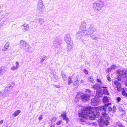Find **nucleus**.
I'll return each instance as SVG.
<instances>
[{
    "label": "nucleus",
    "mask_w": 127,
    "mask_h": 127,
    "mask_svg": "<svg viewBox=\"0 0 127 127\" xmlns=\"http://www.w3.org/2000/svg\"><path fill=\"white\" fill-rule=\"evenodd\" d=\"M110 104L111 103H108L101 106L94 107L89 106L84 107L82 110V112L79 113V116L85 119L89 118L92 120H95L96 118L99 117L100 115L99 111L95 110L106 111V107Z\"/></svg>",
    "instance_id": "nucleus-1"
},
{
    "label": "nucleus",
    "mask_w": 127,
    "mask_h": 127,
    "mask_svg": "<svg viewBox=\"0 0 127 127\" xmlns=\"http://www.w3.org/2000/svg\"><path fill=\"white\" fill-rule=\"evenodd\" d=\"M93 7L95 11L96 12L97 11V12L101 8L100 4L98 3H94L93 5Z\"/></svg>",
    "instance_id": "nucleus-2"
},
{
    "label": "nucleus",
    "mask_w": 127,
    "mask_h": 127,
    "mask_svg": "<svg viewBox=\"0 0 127 127\" xmlns=\"http://www.w3.org/2000/svg\"><path fill=\"white\" fill-rule=\"evenodd\" d=\"M90 96L86 94H84L81 96L80 98L82 100L84 101H86L88 100Z\"/></svg>",
    "instance_id": "nucleus-3"
},
{
    "label": "nucleus",
    "mask_w": 127,
    "mask_h": 127,
    "mask_svg": "<svg viewBox=\"0 0 127 127\" xmlns=\"http://www.w3.org/2000/svg\"><path fill=\"white\" fill-rule=\"evenodd\" d=\"M114 84L116 86V87L117 89V90L119 91H121L122 90L121 84L117 80L114 81Z\"/></svg>",
    "instance_id": "nucleus-4"
},
{
    "label": "nucleus",
    "mask_w": 127,
    "mask_h": 127,
    "mask_svg": "<svg viewBox=\"0 0 127 127\" xmlns=\"http://www.w3.org/2000/svg\"><path fill=\"white\" fill-rule=\"evenodd\" d=\"M117 72H119V75L121 77H125L127 76V71L126 70L118 71Z\"/></svg>",
    "instance_id": "nucleus-5"
},
{
    "label": "nucleus",
    "mask_w": 127,
    "mask_h": 127,
    "mask_svg": "<svg viewBox=\"0 0 127 127\" xmlns=\"http://www.w3.org/2000/svg\"><path fill=\"white\" fill-rule=\"evenodd\" d=\"M91 104L93 106L98 105V101L96 98H93L91 100Z\"/></svg>",
    "instance_id": "nucleus-6"
},
{
    "label": "nucleus",
    "mask_w": 127,
    "mask_h": 127,
    "mask_svg": "<svg viewBox=\"0 0 127 127\" xmlns=\"http://www.w3.org/2000/svg\"><path fill=\"white\" fill-rule=\"evenodd\" d=\"M9 85V86L6 87L5 88L4 91L5 92H7L10 90L15 85L14 84L12 83H10Z\"/></svg>",
    "instance_id": "nucleus-7"
},
{
    "label": "nucleus",
    "mask_w": 127,
    "mask_h": 127,
    "mask_svg": "<svg viewBox=\"0 0 127 127\" xmlns=\"http://www.w3.org/2000/svg\"><path fill=\"white\" fill-rule=\"evenodd\" d=\"M102 116L106 120H109L110 118L108 114L106 113V111H104L101 113Z\"/></svg>",
    "instance_id": "nucleus-8"
},
{
    "label": "nucleus",
    "mask_w": 127,
    "mask_h": 127,
    "mask_svg": "<svg viewBox=\"0 0 127 127\" xmlns=\"http://www.w3.org/2000/svg\"><path fill=\"white\" fill-rule=\"evenodd\" d=\"M98 123L100 124L101 123H102L107 126L109 124V121L108 120H104L100 118L98 120Z\"/></svg>",
    "instance_id": "nucleus-9"
},
{
    "label": "nucleus",
    "mask_w": 127,
    "mask_h": 127,
    "mask_svg": "<svg viewBox=\"0 0 127 127\" xmlns=\"http://www.w3.org/2000/svg\"><path fill=\"white\" fill-rule=\"evenodd\" d=\"M61 116L63 118L64 120L66 121L67 123L69 121V118L67 116L66 113L65 112H63L61 115Z\"/></svg>",
    "instance_id": "nucleus-10"
},
{
    "label": "nucleus",
    "mask_w": 127,
    "mask_h": 127,
    "mask_svg": "<svg viewBox=\"0 0 127 127\" xmlns=\"http://www.w3.org/2000/svg\"><path fill=\"white\" fill-rule=\"evenodd\" d=\"M64 39L67 44L72 42L71 40V37L69 34H67L66 35V36L64 37Z\"/></svg>",
    "instance_id": "nucleus-11"
},
{
    "label": "nucleus",
    "mask_w": 127,
    "mask_h": 127,
    "mask_svg": "<svg viewBox=\"0 0 127 127\" xmlns=\"http://www.w3.org/2000/svg\"><path fill=\"white\" fill-rule=\"evenodd\" d=\"M44 7L43 3L41 2H38V8L39 11H42Z\"/></svg>",
    "instance_id": "nucleus-12"
},
{
    "label": "nucleus",
    "mask_w": 127,
    "mask_h": 127,
    "mask_svg": "<svg viewBox=\"0 0 127 127\" xmlns=\"http://www.w3.org/2000/svg\"><path fill=\"white\" fill-rule=\"evenodd\" d=\"M67 44V49L68 51H69L71 50L72 48V46L73 45V43L72 42Z\"/></svg>",
    "instance_id": "nucleus-13"
},
{
    "label": "nucleus",
    "mask_w": 127,
    "mask_h": 127,
    "mask_svg": "<svg viewBox=\"0 0 127 127\" xmlns=\"http://www.w3.org/2000/svg\"><path fill=\"white\" fill-rule=\"evenodd\" d=\"M20 112L21 111L20 110H16L14 112V113L13 114L12 116L14 117H15L18 115Z\"/></svg>",
    "instance_id": "nucleus-14"
},
{
    "label": "nucleus",
    "mask_w": 127,
    "mask_h": 127,
    "mask_svg": "<svg viewBox=\"0 0 127 127\" xmlns=\"http://www.w3.org/2000/svg\"><path fill=\"white\" fill-rule=\"evenodd\" d=\"M9 46V45L8 43L7 42L5 44L4 47L2 49V50L3 51H5L7 50Z\"/></svg>",
    "instance_id": "nucleus-15"
},
{
    "label": "nucleus",
    "mask_w": 127,
    "mask_h": 127,
    "mask_svg": "<svg viewBox=\"0 0 127 127\" xmlns=\"http://www.w3.org/2000/svg\"><path fill=\"white\" fill-rule=\"evenodd\" d=\"M23 26L24 27L23 29L24 31H25L29 29V27L28 24H24Z\"/></svg>",
    "instance_id": "nucleus-16"
},
{
    "label": "nucleus",
    "mask_w": 127,
    "mask_h": 127,
    "mask_svg": "<svg viewBox=\"0 0 127 127\" xmlns=\"http://www.w3.org/2000/svg\"><path fill=\"white\" fill-rule=\"evenodd\" d=\"M102 101L104 103H106L108 102L109 100L107 96H104L102 98Z\"/></svg>",
    "instance_id": "nucleus-17"
},
{
    "label": "nucleus",
    "mask_w": 127,
    "mask_h": 127,
    "mask_svg": "<svg viewBox=\"0 0 127 127\" xmlns=\"http://www.w3.org/2000/svg\"><path fill=\"white\" fill-rule=\"evenodd\" d=\"M68 85H70L71 84L73 83V81L72 80L71 77L70 76L68 77Z\"/></svg>",
    "instance_id": "nucleus-18"
},
{
    "label": "nucleus",
    "mask_w": 127,
    "mask_h": 127,
    "mask_svg": "<svg viewBox=\"0 0 127 127\" xmlns=\"http://www.w3.org/2000/svg\"><path fill=\"white\" fill-rule=\"evenodd\" d=\"M122 95L124 96H126L127 98V93L124 89L122 91Z\"/></svg>",
    "instance_id": "nucleus-19"
},
{
    "label": "nucleus",
    "mask_w": 127,
    "mask_h": 127,
    "mask_svg": "<svg viewBox=\"0 0 127 127\" xmlns=\"http://www.w3.org/2000/svg\"><path fill=\"white\" fill-rule=\"evenodd\" d=\"M103 94L105 95H109V93L107 90L106 89H104L103 90Z\"/></svg>",
    "instance_id": "nucleus-20"
},
{
    "label": "nucleus",
    "mask_w": 127,
    "mask_h": 127,
    "mask_svg": "<svg viewBox=\"0 0 127 127\" xmlns=\"http://www.w3.org/2000/svg\"><path fill=\"white\" fill-rule=\"evenodd\" d=\"M5 70L2 67H0V75L2 74L5 72Z\"/></svg>",
    "instance_id": "nucleus-21"
},
{
    "label": "nucleus",
    "mask_w": 127,
    "mask_h": 127,
    "mask_svg": "<svg viewBox=\"0 0 127 127\" xmlns=\"http://www.w3.org/2000/svg\"><path fill=\"white\" fill-rule=\"evenodd\" d=\"M20 44L21 46L25 45L26 44V42L25 41L21 40L20 41Z\"/></svg>",
    "instance_id": "nucleus-22"
},
{
    "label": "nucleus",
    "mask_w": 127,
    "mask_h": 127,
    "mask_svg": "<svg viewBox=\"0 0 127 127\" xmlns=\"http://www.w3.org/2000/svg\"><path fill=\"white\" fill-rule=\"evenodd\" d=\"M18 67H17V66H13L11 67V69L12 70H15L17 69Z\"/></svg>",
    "instance_id": "nucleus-23"
},
{
    "label": "nucleus",
    "mask_w": 127,
    "mask_h": 127,
    "mask_svg": "<svg viewBox=\"0 0 127 127\" xmlns=\"http://www.w3.org/2000/svg\"><path fill=\"white\" fill-rule=\"evenodd\" d=\"M89 80L91 82H93L94 81V79L92 77H90L89 78Z\"/></svg>",
    "instance_id": "nucleus-24"
},
{
    "label": "nucleus",
    "mask_w": 127,
    "mask_h": 127,
    "mask_svg": "<svg viewBox=\"0 0 127 127\" xmlns=\"http://www.w3.org/2000/svg\"><path fill=\"white\" fill-rule=\"evenodd\" d=\"M62 122V121H57V122L56 123V125L58 126L59 125L61 124V122Z\"/></svg>",
    "instance_id": "nucleus-25"
},
{
    "label": "nucleus",
    "mask_w": 127,
    "mask_h": 127,
    "mask_svg": "<svg viewBox=\"0 0 127 127\" xmlns=\"http://www.w3.org/2000/svg\"><path fill=\"white\" fill-rule=\"evenodd\" d=\"M84 73L86 75H87L88 73V71L87 70L85 69L83 70Z\"/></svg>",
    "instance_id": "nucleus-26"
},
{
    "label": "nucleus",
    "mask_w": 127,
    "mask_h": 127,
    "mask_svg": "<svg viewBox=\"0 0 127 127\" xmlns=\"http://www.w3.org/2000/svg\"><path fill=\"white\" fill-rule=\"evenodd\" d=\"M121 99V98L119 97H117L116 98V100L118 102H120Z\"/></svg>",
    "instance_id": "nucleus-27"
},
{
    "label": "nucleus",
    "mask_w": 127,
    "mask_h": 127,
    "mask_svg": "<svg viewBox=\"0 0 127 127\" xmlns=\"http://www.w3.org/2000/svg\"><path fill=\"white\" fill-rule=\"evenodd\" d=\"M43 115H40L38 119L39 121H41L43 118Z\"/></svg>",
    "instance_id": "nucleus-28"
},
{
    "label": "nucleus",
    "mask_w": 127,
    "mask_h": 127,
    "mask_svg": "<svg viewBox=\"0 0 127 127\" xmlns=\"http://www.w3.org/2000/svg\"><path fill=\"white\" fill-rule=\"evenodd\" d=\"M108 110L109 111H112V109L111 107H109L108 108Z\"/></svg>",
    "instance_id": "nucleus-29"
},
{
    "label": "nucleus",
    "mask_w": 127,
    "mask_h": 127,
    "mask_svg": "<svg viewBox=\"0 0 127 127\" xmlns=\"http://www.w3.org/2000/svg\"><path fill=\"white\" fill-rule=\"evenodd\" d=\"M96 81L97 82H99L100 83H101V80L99 79H96Z\"/></svg>",
    "instance_id": "nucleus-30"
},
{
    "label": "nucleus",
    "mask_w": 127,
    "mask_h": 127,
    "mask_svg": "<svg viewBox=\"0 0 127 127\" xmlns=\"http://www.w3.org/2000/svg\"><path fill=\"white\" fill-rule=\"evenodd\" d=\"M111 69L108 68L107 69V71L108 72H109L111 71Z\"/></svg>",
    "instance_id": "nucleus-31"
},
{
    "label": "nucleus",
    "mask_w": 127,
    "mask_h": 127,
    "mask_svg": "<svg viewBox=\"0 0 127 127\" xmlns=\"http://www.w3.org/2000/svg\"><path fill=\"white\" fill-rule=\"evenodd\" d=\"M86 91L89 93L91 92V91L88 89H86Z\"/></svg>",
    "instance_id": "nucleus-32"
},
{
    "label": "nucleus",
    "mask_w": 127,
    "mask_h": 127,
    "mask_svg": "<svg viewBox=\"0 0 127 127\" xmlns=\"http://www.w3.org/2000/svg\"><path fill=\"white\" fill-rule=\"evenodd\" d=\"M107 79L108 80L110 81H111V79L110 77H108L107 78Z\"/></svg>",
    "instance_id": "nucleus-33"
},
{
    "label": "nucleus",
    "mask_w": 127,
    "mask_h": 127,
    "mask_svg": "<svg viewBox=\"0 0 127 127\" xmlns=\"http://www.w3.org/2000/svg\"><path fill=\"white\" fill-rule=\"evenodd\" d=\"M56 118H52L51 119L52 120H54V122H55L56 121Z\"/></svg>",
    "instance_id": "nucleus-34"
},
{
    "label": "nucleus",
    "mask_w": 127,
    "mask_h": 127,
    "mask_svg": "<svg viewBox=\"0 0 127 127\" xmlns=\"http://www.w3.org/2000/svg\"><path fill=\"white\" fill-rule=\"evenodd\" d=\"M3 122V120H1L0 121V125L1 124H2Z\"/></svg>",
    "instance_id": "nucleus-35"
},
{
    "label": "nucleus",
    "mask_w": 127,
    "mask_h": 127,
    "mask_svg": "<svg viewBox=\"0 0 127 127\" xmlns=\"http://www.w3.org/2000/svg\"><path fill=\"white\" fill-rule=\"evenodd\" d=\"M16 66H17V67L18 66V65H19V63L18 62H16Z\"/></svg>",
    "instance_id": "nucleus-36"
},
{
    "label": "nucleus",
    "mask_w": 127,
    "mask_h": 127,
    "mask_svg": "<svg viewBox=\"0 0 127 127\" xmlns=\"http://www.w3.org/2000/svg\"><path fill=\"white\" fill-rule=\"evenodd\" d=\"M80 120L82 122H84L85 121V120H83V119H80Z\"/></svg>",
    "instance_id": "nucleus-37"
},
{
    "label": "nucleus",
    "mask_w": 127,
    "mask_h": 127,
    "mask_svg": "<svg viewBox=\"0 0 127 127\" xmlns=\"http://www.w3.org/2000/svg\"><path fill=\"white\" fill-rule=\"evenodd\" d=\"M119 127H124L122 125H119Z\"/></svg>",
    "instance_id": "nucleus-38"
},
{
    "label": "nucleus",
    "mask_w": 127,
    "mask_h": 127,
    "mask_svg": "<svg viewBox=\"0 0 127 127\" xmlns=\"http://www.w3.org/2000/svg\"><path fill=\"white\" fill-rule=\"evenodd\" d=\"M55 127V125H51L50 127Z\"/></svg>",
    "instance_id": "nucleus-39"
},
{
    "label": "nucleus",
    "mask_w": 127,
    "mask_h": 127,
    "mask_svg": "<svg viewBox=\"0 0 127 127\" xmlns=\"http://www.w3.org/2000/svg\"><path fill=\"white\" fill-rule=\"evenodd\" d=\"M112 66H113V67H114V68H115V65H112V67H112Z\"/></svg>",
    "instance_id": "nucleus-40"
},
{
    "label": "nucleus",
    "mask_w": 127,
    "mask_h": 127,
    "mask_svg": "<svg viewBox=\"0 0 127 127\" xmlns=\"http://www.w3.org/2000/svg\"><path fill=\"white\" fill-rule=\"evenodd\" d=\"M102 88H105V87H103Z\"/></svg>",
    "instance_id": "nucleus-41"
},
{
    "label": "nucleus",
    "mask_w": 127,
    "mask_h": 127,
    "mask_svg": "<svg viewBox=\"0 0 127 127\" xmlns=\"http://www.w3.org/2000/svg\"><path fill=\"white\" fill-rule=\"evenodd\" d=\"M76 84H77L78 85V84H77V83H76Z\"/></svg>",
    "instance_id": "nucleus-42"
},
{
    "label": "nucleus",
    "mask_w": 127,
    "mask_h": 127,
    "mask_svg": "<svg viewBox=\"0 0 127 127\" xmlns=\"http://www.w3.org/2000/svg\"><path fill=\"white\" fill-rule=\"evenodd\" d=\"M42 62L43 61V60H42Z\"/></svg>",
    "instance_id": "nucleus-43"
},
{
    "label": "nucleus",
    "mask_w": 127,
    "mask_h": 127,
    "mask_svg": "<svg viewBox=\"0 0 127 127\" xmlns=\"http://www.w3.org/2000/svg\"><path fill=\"white\" fill-rule=\"evenodd\" d=\"M42 62L43 61V60H42Z\"/></svg>",
    "instance_id": "nucleus-44"
}]
</instances>
